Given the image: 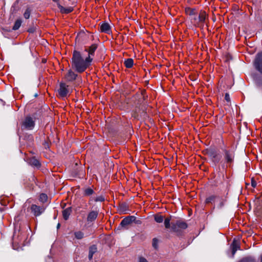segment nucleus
<instances>
[{
	"label": "nucleus",
	"instance_id": "nucleus-32",
	"mask_svg": "<svg viewBox=\"0 0 262 262\" xmlns=\"http://www.w3.org/2000/svg\"><path fill=\"white\" fill-rule=\"evenodd\" d=\"M225 99L227 101L229 102L230 100L229 94L226 93L225 95Z\"/></svg>",
	"mask_w": 262,
	"mask_h": 262
},
{
	"label": "nucleus",
	"instance_id": "nucleus-18",
	"mask_svg": "<svg viewBox=\"0 0 262 262\" xmlns=\"http://www.w3.org/2000/svg\"><path fill=\"white\" fill-rule=\"evenodd\" d=\"M29 164L37 167H39L40 165L39 161L34 158L30 159Z\"/></svg>",
	"mask_w": 262,
	"mask_h": 262
},
{
	"label": "nucleus",
	"instance_id": "nucleus-12",
	"mask_svg": "<svg viewBox=\"0 0 262 262\" xmlns=\"http://www.w3.org/2000/svg\"><path fill=\"white\" fill-rule=\"evenodd\" d=\"M240 248L239 243L235 240H234L231 245L232 250V256L233 257L236 251Z\"/></svg>",
	"mask_w": 262,
	"mask_h": 262
},
{
	"label": "nucleus",
	"instance_id": "nucleus-4",
	"mask_svg": "<svg viewBox=\"0 0 262 262\" xmlns=\"http://www.w3.org/2000/svg\"><path fill=\"white\" fill-rule=\"evenodd\" d=\"M187 227V224L182 221H177L172 223L171 229L173 231L178 232L182 229H185Z\"/></svg>",
	"mask_w": 262,
	"mask_h": 262
},
{
	"label": "nucleus",
	"instance_id": "nucleus-36",
	"mask_svg": "<svg viewBox=\"0 0 262 262\" xmlns=\"http://www.w3.org/2000/svg\"><path fill=\"white\" fill-rule=\"evenodd\" d=\"M251 184H252V187H256V183L255 182L252 181V183H251Z\"/></svg>",
	"mask_w": 262,
	"mask_h": 262
},
{
	"label": "nucleus",
	"instance_id": "nucleus-29",
	"mask_svg": "<svg viewBox=\"0 0 262 262\" xmlns=\"http://www.w3.org/2000/svg\"><path fill=\"white\" fill-rule=\"evenodd\" d=\"M152 245L155 249H157L158 247V240L155 238L152 239Z\"/></svg>",
	"mask_w": 262,
	"mask_h": 262
},
{
	"label": "nucleus",
	"instance_id": "nucleus-40",
	"mask_svg": "<svg viewBox=\"0 0 262 262\" xmlns=\"http://www.w3.org/2000/svg\"><path fill=\"white\" fill-rule=\"evenodd\" d=\"M60 224L58 223L57 226V228L58 229L60 227Z\"/></svg>",
	"mask_w": 262,
	"mask_h": 262
},
{
	"label": "nucleus",
	"instance_id": "nucleus-9",
	"mask_svg": "<svg viewBox=\"0 0 262 262\" xmlns=\"http://www.w3.org/2000/svg\"><path fill=\"white\" fill-rule=\"evenodd\" d=\"M31 209L35 216H39L45 211V208L43 207H41L36 205H32Z\"/></svg>",
	"mask_w": 262,
	"mask_h": 262
},
{
	"label": "nucleus",
	"instance_id": "nucleus-37",
	"mask_svg": "<svg viewBox=\"0 0 262 262\" xmlns=\"http://www.w3.org/2000/svg\"><path fill=\"white\" fill-rule=\"evenodd\" d=\"M53 2L57 4V6H58V4H59V0H52Z\"/></svg>",
	"mask_w": 262,
	"mask_h": 262
},
{
	"label": "nucleus",
	"instance_id": "nucleus-7",
	"mask_svg": "<svg viewBox=\"0 0 262 262\" xmlns=\"http://www.w3.org/2000/svg\"><path fill=\"white\" fill-rule=\"evenodd\" d=\"M34 121L30 117H27L23 122V126L28 129H32L34 126Z\"/></svg>",
	"mask_w": 262,
	"mask_h": 262
},
{
	"label": "nucleus",
	"instance_id": "nucleus-3",
	"mask_svg": "<svg viewBox=\"0 0 262 262\" xmlns=\"http://www.w3.org/2000/svg\"><path fill=\"white\" fill-rule=\"evenodd\" d=\"M208 154L211 158L212 163L215 166H217V164H219L218 168L219 169H220L221 167V162L222 161H221L222 156L214 150L210 151Z\"/></svg>",
	"mask_w": 262,
	"mask_h": 262
},
{
	"label": "nucleus",
	"instance_id": "nucleus-10",
	"mask_svg": "<svg viewBox=\"0 0 262 262\" xmlns=\"http://www.w3.org/2000/svg\"><path fill=\"white\" fill-rule=\"evenodd\" d=\"M77 76V75L75 74L72 70H69L68 73L65 76V78L67 81H72L74 80Z\"/></svg>",
	"mask_w": 262,
	"mask_h": 262
},
{
	"label": "nucleus",
	"instance_id": "nucleus-42",
	"mask_svg": "<svg viewBox=\"0 0 262 262\" xmlns=\"http://www.w3.org/2000/svg\"><path fill=\"white\" fill-rule=\"evenodd\" d=\"M261 262H262V256H261Z\"/></svg>",
	"mask_w": 262,
	"mask_h": 262
},
{
	"label": "nucleus",
	"instance_id": "nucleus-1",
	"mask_svg": "<svg viewBox=\"0 0 262 262\" xmlns=\"http://www.w3.org/2000/svg\"><path fill=\"white\" fill-rule=\"evenodd\" d=\"M92 60L90 57L84 58L83 53L74 50L72 58V68L78 73H82L90 66Z\"/></svg>",
	"mask_w": 262,
	"mask_h": 262
},
{
	"label": "nucleus",
	"instance_id": "nucleus-31",
	"mask_svg": "<svg viewBox=\"0 0 262 262\" xmlns=\"http://www.w3.org/2000/svg\"><path fill=\"white\" fill-rule=\"evenodd\" d=\"M214 198H215V197L213 195L207 198L206 200V203H211L212 201L213 200H214Z\"/></svg>",
	"mask_w": 262,
	"mask_h": 262
},
{
	"label": "nucleus",
	"instance_id": "nucleus-24",
	"mask_svg": "<svg viewBox=\"0 0 262 262\" xmlns=\"http://www.w3.org/2000/svg\"><path fill=\"white\" fill-rule=\"evenodd\" d=\"M164 217L162 215H156L155 216V220L156 222L160 223L163 221Z\"/></svg>",
	"mask_w": 262,
	"mask_h": 262
},
{
	"label": "nucleus",
	"instance_id": "nucleus-20",
	"mask_svg": "<svg viewBox=\"0 0 262 262\" xmlns=\"http://www.w3.org/2000/svg\"><path fill=\"white\" fill-rule=\"evenodd\" d=\"M206 19V13L204 12H201L198 16V23H203Z\"/></svg>",
	"mask_w": 262,
	"mask_h": 262
},
{
	"label": "nucleus",
	"instance_id": "nucleus-34",
	"mask_svg": "<svg viewBox=\"0 0 262 262\" xmlns=\"http://www.w3.org/2000/svg\"><path fill=\"white\" fill-rule=\"evenodd\" d=\"M139 262H147V261L145 258L140 257L139 258Z\"/></svg>",
	"mask_w": 262,
	"mask_h": 262
},
{
	"label": "nucleus",
	"instance_id": "nucleus-22",
	"mask_svg": "<svg viewBox=\"0 0 262 262\" xmlns=\"http://www.w3.org/2000/svg\"><path fill=\"white\" fill-rule=\"evenodd\" d=\"M74 235L75 237L78 239H82L84 236V234L81 231L75 232Z\"/></svg>",
	"mask_w": 262,
	"mask_h": 262
},
{
	"label": "nucleus",
	"instance_id": "nucleus-21",
	"mask_svg": "<svg viewBox=\"0 0 262 262\" xmlns=\"http://www.w3.org/2000/svg\"><path fill=\"white\" fill-rule=\"evenodd\" d=\"M94 193V190L91 188H86L84 190V195L85 196H90Z\"/></svg>",
	"mask_w": 262,
	"mask_h": 262
},
{
	"label": "nucleus",
	"instance_id": "nucleus-39",
	"mask_svg": "<svg viewBox=\"0 0 262 262\" xmlns=\"http://www.w3.org/2000/svg\"><path fill=\"white\" fill-rule=\"evenodd\" d=\"M144 112L143 111L142 113H140L141 116H143L144 115Z\"/></svg>",
	"mask_w": 262,
	"mask_h": 262
},
{
	"label": "nucleus",
	"instance_id": "nucleus-26",
	"mask_svg": "<svg viewBox=\"0 0 262 262\" xmlns=\"http://www.w3.org/2000/svg\"><path fill=\"white\" fill-rule=\"evenodd\" d=\"M30 14L31 10L30 8H27L24 14V16L26 19H28L30 17Z\"/></svg>",
	"mask_w": 262,
	"mask_h": 262
},
{
	"label": "nucleus",
	"instance_id": "nucleus-13",
	"mask_svg": "<svg viewBox=\"0 0 262 262\" xmlns=\"http://www.w3.org/2000/svg\"><path fill=\"white\" fill-rule=\"evenodd\" d=\"M97 216L98 212L97 211H92L89 213L87 220L88 222H93L97 218Z\"/></svg>",
	"mask_w": 262,
	"mask_h": 262
},
{
	"label": "nucleus",
	"instance_id": "nucleus-2",
	"mask_svg": "<svg viewBox=\"0 0 262 262\" xmlns=\"http://www.w3.org/2000/svg\"><path fill=\"white\" fill-rule=\"evenodd\" d=\"M224 161L221 162V166L222 169H225L228 166L233 162L234 155L233 151L227 149L224 150Z\"/></svg>",
	"mask_w": 262,
	"mask_h": 262
},
{
	"label": "nucleus",
	"instance_id": "nucleus-38",
	"mask_svg": "<svg viewBox=\"0 0 262 262\" xmlns=\"http://www.w3.org/2000/svg\"><path fill=\"white\" fill-rule=\"evenodd\" d=\"M190 15H194V12L193 11H191V12H190Z\"/></svg>",
	"mask_w": 262,
	"mask_h": 262
},
{
	"label": "nucleus",
	"instance_id": "nucleus-25",
	"mask_svg": "<svg viewBox=\"0 0 262 262\" xmlns=\"http://www.w3.org/2000/svg\"><path fill=\"white\" fill-rule=\"evenodd\" d=\"M48 197L47 195L45 193H41L40 195L39 200L40 202L44 203L46 202L47 200Z\"/></svg>",
	"mask_w": 262,
	"mask_h": 262
},
{
	"label": "nucleus",
	"instance_id": "nucleus-6",
	"mask_svg": "<svg viewBox=\"0 0 262 262\" xmlns=\"http://www.w3.org/2000/svg\"><path fill=\"white\" fill-rule=\"evenodd\" d=\"M254 66L256 69L262 74V53H258L255 57Z\"/></svg>",
	"mask_w": 262,
	"mask_h": 262
},
{
	"label": "nucleus",
	"instance_id": "nucleus-27",
	"mask_svg": "<svg viewBox=\"0 0 262 262\" xmlns=\"http://www.w3.org/2000/svg\"><path fill=\"white\" fill-rule=\"evenodd\" d=\"M170 218H166L165 219L164 221V225L166 228L168 229L170 228Z\"/></svg>",
	"mask_w": 262,
	"mask_h": 262
},
{
	"label": "nucleus",
	"instance_id": "nucleus-15",
	"mask_svg": "<svg viewBox=\"0 0 262 262\" xmlns=\"http://www.w3.org/2000/svg\"><path fill=\"white\" fill-rule=\"evenodd\" d=\"M58 7L60 9V11L61 13H69L73 11V8L72 7H68L67 8H64L60 4H58Z\"/></svg>",
	"mask_w": 262,
	"mask_h": 262
},
{
	"label": "nucleus",
	"instance_id": "nucleus-8",
	"mask_svg": "<svg viewBox=\"0 0 262 262\" xmlns=\"http://www.w3.org/2000/svg\"><path fill=\"white\" fill-rule=\"evenodd\" d=\"M68 86L64 83H60L59 89L58 90L59 95L61 97L67 96L69 90L67 89Z\"/></svg>",
	"mask_w": 262,
	"mask_h": 262
},
{
	"label": "nucleus",
	"instance_id": "nucleus-35",
	"mask_svg": "<svg viewBox=\"0 0 262 262\" xmlns=\"http://www.w3.org/2000/svg\"><path fill=\"white\" fill-rule=\"evenodd\" d=\"M193 19L196 21V23H198V16H194L193 17Z\"/></svg>",
	"mask_w": 262,
	"mask_h": 262
},
{
	"label": "nucleus",
	"instance_id": "nucleus-17",
	"mask_svg": "<svg viewBox=\"0 0 262 262\" xmlns=\"http://www.w3.org/2000/svg\"><path fill=\"white\" fill-rule=\"evenodd\" d=\"M72 210L71 207H68L66 208V209L63 210L62 211V215L63 217L64 220H67L68 219L71 213Z\"/></svg>",
	"mask_w": 262,
	"mask_h": 262
},
{
	"label": "nucleus",
	"instance_id": "nucleus-41",
	"mask_svg": "<svg viewBox=\"0 0 262 262\" xmlns=\"http://www.w3.org/2000/svg\"><path fill=\"white\" fill-rule=\"evenodd\" d=\"M43 61V62H46V60H45H45H43V61Z\"/></svg>",
	"mask_w": 262,
	"mask_h": 262
},
{
	"label": "nucleus",
	"instance_id": "nucleus-19",
	"mask_svg": "<svg viewBox=\"0 0 262 262\" xmlns=\"http://www.w3.org/2000/svg\"><path fill=\"white\" fill-rule=\"evenodd\" d=\"M134 64V60L132 58H128L124 61V64L127 68H130Z\"/></svg>",
	"mask_w": 262,
	"mask_h": 262
},
{
	"label": "nucleus",
	"instance_id": "nucleus-23",
	"mask_svg": "<svg viewBox=\"0 0 262 262\" xmlns=\"http://www.w3.org/2000/svg\"><path fill=\"white\" fill-rule=\"evenodd\" d=\"M21 24V20H17L15 21V24H14V26L13 27V29L14 30H17L20 27Z\"/></svg>",
	"mask_w": 262,
	"mask_h": 262
},
{
	"label": "nucleus",
	"instance_id": "nucleus-11",
	"mask_svg": "<svg viewBox=\"0 0 262 262\" xmlns=\"http://www.w3.org/2000/svg\"><path fill=\"white\" fill-rule=\"evenodd\" d=\"M97 48V46L96 44H93L91 46L89 49H85V51L88 53L87 57H91L92 56L94 55V52Z\"/></svg>",
	"mask_w": 262,
	"mask_h": 262
},
{
	"label": "nucleus",
	"instance_id": "nucleus-28",
	"mask_svg": "<svg viewBox=\"0 0 262 262\" xmlns=\"http://www.w3.org/2000/svg\"><path fill=\"white\" fill-rule=\"evenodd\" d=\"M240 262H256L255 260L251 257H246L243 259Z\"/></svg>",
	"mask_w": 262,
	"mask_h": 262
},
{
	"label": "nucleus",
	"instance_id": "nucleus-33",
	"mask_svg": "<svg viewBox=\"0 0 262 262\" xmlns=\"http://www.w3.org/2000/svg\"><path fill=\"white\" fill-rule=\"evenodd\" d=\"M35 30V28H31L28 29V32L29 33H33Z\"/></svg>",
	"mask_w": 262,
	"mask_h": 262
},
{
	"label": "nucleus",
	"instance_id": "nucleus-30",
	"mask_svg": "<svg viewBox=\"0 0 262 262\" xmlns=\"http://www.w3.org/2000/svg\"><path fill=\"white\" fill-rule=\"evenodd\" d=\"M104 200V198L102 196H99L94 199L95 202H103Z\"/></svg>",
	"mask_w": 262,
	"mask_h": 262
},
{
	"label": "nucleus",
	"instance_id": "nucleus-16",
	"mask_svg": "<svg viewBox=\"0 0 262 262\" xmlns=\"http://www.w3.org/2000/svg\"><path fill=\"white\" fill-rule=\"evenodd\" d=\"M97 251V249L95 245H93L90 247L89 253V258L90 260L92 258L93 254L95 253Z\"/></svg>",
	"mask_w": 262,
	"mask_h": 262
},
{
	"label": "nucleus",
	"instance_id": "nucleus-14",
	"mask_svg": "<svg viewBox=\"0 0 262 262\" xmlns=\"http://www.w3.org/2000/svg\"><path fill=\"white\" fill-rule=\"evenodd\" d=\"M110 26L107 23H104L100 26V30L101 32L108 33L110 32Z\"/></svg>",
	"mask_w": 262,
	"mask_h": 262
},
{
	"label": "nucleus",
	"instance_id": "nucleus-5",
	"mask_svg": "<svg viewBox=\"0 0 262 262\" xmlns=\"http://www.w3.org/2000/svg\"><path fill=\"white\" fill-rule=\"evenodd\" d=\"M136 220L134 216H129L124 219L120 223V225L118 227V229L121 228H127V226L132 223Z\"/></svg>",
	"mask_w": 262,
	"mask_h": 262
}]
</instances>
